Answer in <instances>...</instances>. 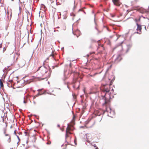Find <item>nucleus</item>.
Masks as SVG:
<instances>
[{"instance_id": "5701e85b", "label": "nucleus", "mask_w": 149, "mask_h": 149, "mask_svg": "<svg viewBox=\"0 0 149 149\" xmlns=\"http://www.w3.org/2000/svg\"><path fill=\"white\" fill-rule=\"evenodd\" d=\"M82 11V9H79V12L80 11Z\"/></svg>"}, {"instance_id": "0eeeda50", "label": "nucleus", "mask_w": 149, "mask_h": 149, "mask_svg": "<svg viewBox=\"0 0 149 149\" xmlns=\"http://www.w3.org/2000/svg\"><path fill=\"white\" fill-rule=\"evenodd\" d=\"M139 12L142 13H147L148 12V11H147L146 9L143 8H140L139 9Z\"/></svg>"}, {"instance_id": "7ed1b4c3", "label": "nucleus", "mask_w": 149, "mask_h": 149, "mask_svg": "<svg viewBox=\"0 0 149 149\" xmlns=\"http://www.w3.org/2000/svg\"><path fill=\"white\" fill-rule=\"evenodd\" d=\"M111 85V84L109 85H103L101 89V90L103 93H109L110 91V86Z\"/></svg>"}, {"instance_id": "9b49d317", "label": "nucleus", "mask_w": 149, "mask_h": 149, "mask_svg": "<svg viewBox=\"0 0 149 149\" xmlns=\"http://www.w3.org/2000/svg\"><path fill=\"white\" fill-rule=\"evenodd\" d=\"M121 59L120 56H118V57L116 58L115 60V62L117 63Z\"/></svg>"}, {"instance_id": "4be33fe9", "label": "nucleus", "mask_w": 149, "mask_h": 149, "mask_svg": "<svg viewBox=\"0 0 149 149\" xmlns=\"http://www.w3.org/2000/svg\"><path fill=\"white\" fill-rule=\"evenodd\" d=\"M40 94H39V93H38L37 95H36V96H39V95H40Z\"/></svg>"}, {"instance_id": "f257e3e1", "label": "nucleus", "mask_w": 149, "mask_h": 149, "mask_svg": "<svg viewBox=\"0 0 149 149\" xmlns=\"http://www.w3.org/2000/svg\"><path fill=\"white\" fill-rule=\"evenodd\" d=\"M49 67L47 68L44 66H41L39 68L38 71L40 77H43L42 79H44L50 77L51 72L49 70Z\"/></svg>"}, {"instance_id": "a211bd4d", "label": "nucleus", "mask_w": 149, "mask_h": 149, "mask_svg": "<svg viewBox=\"0 0 149 149\" xmlns=\"http://www.w3.org/2000/svg\"><path fill=\"white\" fill-rule=\"evenodd\" d=\"M111 91L112 92V93H113V92H114V90L113 88H112L111 89Z\"/></svg>"}, {"instance_id": "412c9836", "label": "nucleus", "mask_w": 149, "mask_h": 149, "mask_svg": "<svg viewBox=\"0 0 149 149\" xmlns=\"http://www.w3.org/2000/svg\"><path fill=\"white\" fill-rule=\"evenodd\" d=\"M8 85H9V86H9V87H12V85H10H10L9 84H8Z\"/></svg>"}, {"instance_id": "2eb2a0df", "label": "nucleus", "mask_w": 149, "mask_h": 149, "mask_svg": "<svg viewBox=\"0 0 149 149\" xmlns=\"http://www.w3.org/2000/svg\"><path fill=\"white\" fill-rule=\"evenodd\" d=\"M17 131L16 130H15L14 132V134L15 135H16V136H17Z\"/></svg>"}, {"instance_id": "4468645a", "label": "nucleus", "mask_w": 149, "mask_h": 149, "mask_svg": "<svg viewBox=\"0 0 149 149\" xmlns=\"http://www.w3.org/2000/svg\"><path fill=\"white\" fill-rule=\"evenodd\" d=\"M17 138L18 140V142H17V144H18V145H19L18 143L20 141V139H19V136H18L17 135Z\"/></svg>"}, {"instance_id": "6e6552de", "label": "nucleus", "mask_w": 149, "mask_h": 149, "mask_svg": "<svg viewBox=\"0 0 149 149\" xmlns=\"http://www.w3.org/2000/svg\"><path fill=\"white\" fill-rule=\"evenodd\" d=\"M72 133L69 131H66L65 133V137L66 138H68L69 137L70 138V136L72 134Z\"/></svg>"}, {"instance_id": "393cba45", "label": "nucleus", "mask_w": 149, "mask_h": 149, "mask_svg": "<svg viewBox=\"0 0 149 149\" xmlns=\"http://www.w3.org/2000/svg\"><path fill=\"white\" fill-rule=\"evenodd\" d=\"M77 32H78L79 33H80V31L79 30L77 31Z\"/></svg>"}, {"instance_id": "ddd939ff", "label": "nucleus", "mask_w": 149, "mask_h": 149, "mask_svg": "<svg viewBox=\"0 0 149 149\" xmlns=\"http://www.w3.org/2000/svg\"><path fill=\"white\" fill-rule=\"evenodd\" d=\"M134 20L135 21V22H137L139 21H140V18H139L138 19H134Z\"/></svg>"}, {"instance_id": "a878e982", "label": "nucleus", "mask_w": 149, "mask_h": 149, "mask_svg": "<svg viewBox=\"0 0 149 149\" xmlns=\"http://www.w3.org/2000/svg\"><path fill=\"white\" fill-rule=\"evenodd\" d=\"M57 126H58V127H60V125H57Z\"/></svg>"}, {"instance_id": "dca6fc26", "label": "nucleus", "mask_w": 149, "mask_h": 149, "mask_svg": "<svg viewBox=\"0 0 149 149\" xmlns=\"http://www.w3.org/2000/svg\"><path fill=\"white\" fill-rule=\"evenodd\" d=\"M50 56H52L53 57H54V54L53 53H52L51 55H50Z\"/></svg>"}, {"instance_id": "c85d7f7f", "label": "nucleus", "mask_w": 149, "mask_h": 149, "mask_svg": "<svg viewBox=\"0 0 149 149\" xmlns=\"http://www.w3.org/2000/svg\"><path fill=\"white\" fill-rule=\"evenodd\" d=\"M79 88V86H78V88Z\"/></svg>"}, {"instance_id": "bb28decb", "label": "nucleus", "mask_w": 149, "mask_h": 149, "mask_svg": "<svg viewBox=\"0 0 149 149\" xmlns=\"http://www.w3.org/2000/svg\"><path fill=\"white\" fill-rule=\"evenodd\" d=\"M95 149H98V148L97 147H96Z\"/></svg>"}, {"instance_id": "6ab92c4d", "label": "nucleus", "mask_w": 149, "mask_h": 149, "mask_svg": "<svg viewBox=\"0 0 149 149\" xmlns=\"http://www.w3.org/2000/svg\"><path fill=\"white\" fill-rule=\"evenodd\" d=\"M2 47V44H0V48H1Z\"/></svg>"}, {"instance_id": "b1692460", "label": "nucleus", "mask_w": 149, "mask_h": 149, "mask_svg": "<svg viewBox=\"0 0 149 149\" xmlns=\"http://www.w3.org/2000/svg\"><path fill=\"white\" fill-rule=\"evenodd\" d=\"M147 18L149 19V15L148 16Z\"/></svg>"}, {"instance_id": "aec40b11", "label": "nucleus", "mask_w": 149, "mask_h": 149, "mask_svg": "<svg viewBox=\"0 0 149 149\" xmlns=\"http://www.w3.org/2000/svg\"><path fill=\"white\" fill-rule=\"evenodd\" d=\"M18 134L19 135L20 134H22V132H19V133H18Z\"/></svg>"}, {"instance_id": "423d86ee", "label": "nucleus", "mask_w": 149, "mask_h": 149, "mask_svg": "<svg viewBox=\"0 0 149 149\" xmlns=\"http://www.w3.org/2000/svg\"><path fill=\"white\" fill-rule=\"evenodd\" d=\"M136 25L137 26V27L136 29V30L137 31L139 32V33L138 32H137V33L140 34L141 31V25H139L138 23L136 24Z\"/></svg>"}, {"instance_id": "f03ea898", "label": "nucleus", "mask_w": 149, "mask_h": 149, "mask_svg": "<svg viewBox=\"0 0 149 149\" xmlns=\"http://www.w3.org/2000/svg\"><path fill=\"white\" fill-rule=\"evenodd\" d=\"M106 95V93L105 94V95H104V102L103 104V105L104 106H105L106 111L108 112H109L111 113V109L109 107L110 105V101L109 99L105 97Z\"/></svg>"}, {"instance_id": "1a4fd4ad", "label": "nucleus", "mask_w": 149, "mask_h": 149, "mask_svg": "<svg viewBox=\"0 0 149 149\" xmlns=\"http://www.w3.org/2000/svg\"><path fill=\"white\" fill-rule=\"evenodd\" d=\"M79 75V74L77 73H76L74 74V76L78 77ZM77 78L75 77L73 78V83H75L76 81L77 80Z\"/></svg>"}, {"instance_id": "f8f14e48", "label": "nucleus", "mask_w": 149, "mask_h": 149, "mask_svg": "<svg viewBox=\"0 0 149 149\" xmlns=\"http://www.w3.org/2000/svg\"><path fill=\"white\" fill-rule=\"evenodd\" d=\"M0 85L1 88H3V81L1 79H0Z\"/></svg>"}, {"instance_id": "f3484780", "label": "nucleus", "mask_w": 149, "mask_h": 149, "mask_svg": "<svg viewBox=\"0 0 149 149\" xmlns=\"http://www.w3.org/2000/svg\"><path fill=\"white\" fill-rule=\"evenodd\" d=\"M71 16H73V17H74L75 16V15L73 13H71Z\"/></svg>"}, {"instance_id": "9d476101", "label": "nucleus", "mask_w": 149, "mask_h": 149, "mask_svg": "<svg viewBox=\"0 0 149 149\" xmlns=\"http://www.w3.org/2000/svg\"><path fill=\"white\" fill-rule=\"evenodd\" d=\"M72 131V130L71 128V126H69L68 125V127H67L66 129V131Z\"/></svg>"}, {"instance_id": "39448f33", "label": "nucleus", "mask_w": 149, "mask_h": 149, "mask_svg": "<svg viewBox=\"0 0 149 149\" xmlns=\"http://www.w3.org/2000/svg\"><path fill=\"white\" fill-rule=\"evenodd\" d=\"M112 1L114 4L117 6H119L121 4L119 0H112Z\"/></svg>"}, {"instance_id": "cd10ccee", "label": "nucleus", "mask_w": 149, "mask_h": 149, "mask_svg": "<svg viewBox=\"0 0 149 149\" xmlns=\"http://www.w3.org/2000/svg\"><path fill=\"white\" fill-rule=\"evenodd\" d=\"M94 53H95V52H93V54H94Z\"/></svg>"}, {"instance_id": "20e7f679", "label": "nucleus", "mask_w": 149, "mask_h": 149, "mask_svg": "<svg viewBox=\"0 0 149 149\" xmlns=\"http://www.w3.org/2000/svg\"><path fill=\"white\" fill-rule=\"evenodd\" d=\"M6 130L4 132L5 134V136L4 137V140L5 141L8 143H10L11 141V137L10 135L7 134L6 133Z\"/></svg>"}]
</instances>
